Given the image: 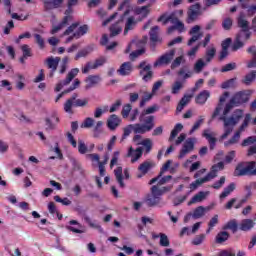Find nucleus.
<instances>
[{"instance_id": "1a4fd4ad", "label": "nucleus", "mask_w": 256, "mask_h": 256, "mask_svg": "<svg viewBox=\"0 0 256 256\" xmlns=\"http://www.w3.org/2000/svg\"><path fill=\"white\" fill-rule=\"evenodd\" d=\"M255 165H256L255 161L239 163L234 170V177H245V175L254 177Z\"/></svg>"}, {"instance_id": "4be33fe9", "label": "nucleus", "mask_w": 256, "mask_h": 256, "mask_svg": "<svg viewBox=\"0 0 256 256\" xmlns=\"http://www.w3.org/2000/svg\"><path fill=\"white\" fill-rule=\"evenodd\" d=\"M202 135L203 137H205V139H207L210 145V149L211 150L215 149V145H217V139L215 138L214 132H211L209 129H206L203 131Z\"/></svg>"}, {"instance_id": "338daca9", "label": "nucleus", "mask_w": 256, "mask_h": 256, "mask_svg": "<svg viewBox=\"0 0 256 256\" xmlns=\"http://www.w3.org/2000/svg\"><path fill=\"white\" fill-rule=\"evenodd\" d=\"M205 234H200L197 235L193 240H192V244L193 245H201L203 243V241H205Z\"/></svg>"}, {"instance_id": "6e6d98bb", "label": "nucleus", "mask_w": 256, "mask_h": 256, "mask_svg": "<svg viewBox=\"0 0 256 256\" xmlns=\"http://www.w3.org/2000/svg\"><path fill=\"white\" fill-rule=\"evenodd\" d=\"M228 239H229V233L220 232L216 236V243H224V241H227Z\"/></svg>"}, {"instance_id": "8fccbe9b", "label": "nucleus", "mask_w": 256, "mask_h": 256, "mask_svg": "<svg viewBox=\"0 0 256 256\" xmlns=\"http://www.w3.org/2000/svg\"><path fill=\"white\" fill-rule=\"evenodd\" d=\"M205 121V116H199L198 120L194 123L192 129L190 130V135H193L201 125H203V122Z\"/></svg>"}, {"instance_id": "a19ab883", "label": "nucleus", "mask_w": 256, "mask_h": 256, "mask_svg": "<svg viewBox=\"0 0 256 256\" xmlns=\"http://www.w3.org/2000/svg\"><path fill=\"white\" fill-rule=\"evenodd\" d=\"M85 82L87 83L86 87H85L86 90H89L92 87H95V85H97V75L88 76L86 78Z\"/></svg>"}, {"instance_id": "bf43d9fd", "label": "nucleus", "mask_w": 256, "mask_h": 256, "mask_svg": "<svg viewBox=\"0 0 256 256\" xmlns=\"http://www.w3.org/2000/svg\"><path fill=\"white\" fill-rule=\"evenodd\" d=\"M253 143H256V136H249L242 141L241 145L242 147H249V145H253Z\"/></svg>"}, {"instance_id": "20e7f679", "label": "nucleus", "mask_w": 256, "mask_h": 256, "mask_svg": "<svg viewBox=\"0 0 256 256\" xmlns=\"http://www.w3.org/2000/svg\"><path fill=\"white\" fill-rule=\"evenodd\" d=\"M238 27H241L242 30L236 37V40L232 46L233 51L241 49L245 45V41L251 37V32L249 31V22L245 19V13L241 12L238 17Z\"/></svg>"}, {"instance_id": "4c0bfd02", "label": "nucleus", "mask_w": 256, "mask_h": 256, "mask_svg": "<svg viewBox=\"0 0 256 256\" xmlns=\"http://www.w3.org/2000/svg\"><path fill=\"white\" fill-rule=\"evenodd\" d=\"M158 33H159V27L154 26L150 31V40L152 43H159V41H161Z\"/></svg>"}, {"instance_id": "49530a36", "label": "nucleus", "mask_w": 256, "mask_h": 256, "mask_svg": "<svg viewBox=\"0 0 256 256\" xmlns=\"http://www.w3.org/2000/svg\"><path fill=\"white\" fill-rule=\"evenodd\" d=\"M207 61L203 59H198L196 63L194 64V72L195 73H201L203 71V68L205 65H207Z\"/></svg>"}, {"instance_id": "58836bf2", "label": "nucleus", "mask_w": 256, "mask_h": 256, "mask_svg": "<svg viewBox=\"0 0 256 256\" xmlns=\"http://www.w3.org/2000/svg\"><path fill=\"white\" fill-rule=\"evenodd\" d=\"M132 69H133V67L131 66V63L126 62L120 66L118 73H120V75H129V73H131Z\"/></svg>"}, {"instance_id": "b1692460", "label": "nucleus", "mask_w": 256, "mask_h": 256, "mask_svg": "<svg viewBox=\"0 0 256 256\" xmlns=\"http://www.w3.org/2000/svg\"><path fill=\"white\" fill-rule=\"evenodd\" d=\"M44 121H45V130L54 131V129H56L57 127L56 123H59V117H55V116H51V118L46 117Z\"/></svg>"}, {"instance_id": "5701e85b", "label": "nucleus", "mask_w": 256, "mask_h": 256, "mask_svg": "<svg viewBox=\"0 0 256 256\" xmlns=\"http://www.w3.org/2000/svg\"><path fill=\"white\" fill-rule=\"evenodd\" d=\"M77 93H74L70 99L66 100V102L64 103V111L65 113H68V115H73V104L75 103V101H77Z\"/></svg>"}, {"instance_id": "f3484780", "label": "nucleus", "mask_w": 256, "mask_h": 256, "mask_svg": "<svg viewBox=\"0 0 256 256\" xmlns=\"http://www.w3.org/2000/svg\"><path fill=\"white\" fill-rule=\"evenodd\" d=\"M194 145H195V139L193 138L187 139L183 145L182 150L180 151L179 159H183L185 155H187L188 153H191V151H193Z\"/></svg>"}, {"instance_id": "774afa93", "label": "nucleus", "mask_w": 256, "mask_h": 256, "mask_svg": "<svg viewBox=\"0 0 256 256\" xmlns=\"http://www.w3.org/2000/svg\"><path fill=\"white\" fill-rule=\"evenodd\" d=\"M87 103V99H77L74 101L73 107H85Z\"/></svg>"}, {"instance_id": "c9c22d12", "label": "nucleus", "mask_w": 256, "mask_h": 256, "mask_svg": "<svg viewBox=\"0 0 256 256\" xmlns=\"http://www.w3.org/2000/svg\"><path fill=\"white\" fill-rule=\"evenodd\" d=\"M216 53H217V49H215V46L213 45L209 46L206 50V56H205L206 63H211Z\"/></svg>"}, {"instance_id": "393cba45", "label": "nucleus", "mask_w": 256, "mask_h": 256, "mask_svg": "<svg viewBox=\"0 0 256 256\" xmlns=\"http://www.w3.org/2000/svg\"><path fill=\"white\" fill-rule=\"evenodd\" d=\"M210 192L209 191H200L196 195L193 196V198L188 202V205H193L194 203H201V201H205L207 197H209Z\"/></svg>"}, {"instance_id": "5fc2aeb1", "label": "nucleus", "mask_w": 256, "mask_h": 256, "mask_svg": "<svg viewBox=\"0 0 256 256\" xmlns=\"http://www.w3.org/2000/svg\"><path fill=\"white\" fill-rule=\"evenodd\" d=\"M94 124L95 120H93V118L88 117L84 120L80 127L82 129H91V127H93Z\"/></svg>"}, {"instance_id": "bb28decb", "label": "nucleus", "mask_w": 256, "mask_h": 256, "mask_svg": "<svg viewBox=\"0 0 256 256\" xmlns=\"http://www.w3.org/2000/svg\"><path fill=\"white\" fill-rule=\"evenodd\" d=\"M179 167V163L172 162V160H168L161 169V173H165V171H170V173H175L177 168Z\"/></svg>"}, {"instance_id": "de8ad7c7", "label": "nucleus", "mask_w": 256, "mask_h": 256, "mask_svg": "<svg viewBox=\"0 0 256 256\" xmlns=\"http://www.w3.org/2000/svg\"><path fill=\"white\" fill-rule=\"evenodd\" d=\"M248 53H252L254 59L248 62L247 67L248 69H253L256 67V49L255 46H252L248 49Z\"/></svg>"}, {"instance_id": "e433bc0d", "label": "nucleus", "mask_w": 256, "mask_h": 256, "mask_svg": "<svg viewBox=\"0 0 256 256\" xmlns=\"http://www.w3.org/2000/svg\"><path fill=\"white\" fill-rule=\"evenodd\" d=\"M88 31H89V26H87V24H84L80 26L76 32H74V37H76V39H81L83 35H87Z\"/></svg>"}, {"instance_id": "2f4dec72", "label": "nucleus", "mask_w": 256, "mask_h": 256, "mask_svg": "<svg viewBox=\"0 0 256 256\" xmlns=\"http://www.w3.org/2000/svg\"><path fill=\"white\" fill-rule=\"evenodd\" d=\"M156 111H159V106L157 105L150 106L141 113L140 117H152L153 125H155V116H147V115H152V113H156Z\"/></svg>"}, {"instance_id": "69168bd1", "label": "nucleus", "mask_w": 256, "mask_h": 256, "mask_svg": "<svg viewBox=\"0 0 256 256\" xmlns=\"http://www.w3.org/2000/svg\"><path fill=\"white\" fill-rule=\"evenodd\" d=\"M237 221L232 220L229 221L225 226L224 229H230L231 231H233V233H235V231H237Z\"/></svg>"}, {"instance_id": "a211bd4d", "label": "nucleus", "mask_w": 256, "mask_h": 256, "mask_svg": "<svg viewBox=\"0 0 256 256\" xmlns=\"http://www.w3.org/2000/svg\"><path fill=\"white\" fill-rule=\"evenodd\" d=\"M140 74L143 77V81H151V78L153 77V72L151 71V66L147 65L145 62L140 63Z\"/></svg>"}, {"instance_id": "603ef678", "label": "nucleus", "mask_w": 256, "mask_h": 256, "mask_svg": "<svg viewBox=\"0 0 256 256\" xmlns=\"http://www.w3.org/2000/svg\"><path fill=\"white\" fill-rule=\"evenodd\" d=\"M91 69H97V60H95L93 64L91 62H87L85 67L82 68V73L87 74Z\"/></svg>"}, {"instance_id": "c756f323", "label": "nucleus", "mask_w": 256, "mask_h": 256, "mask_svg": "<svg viewBox=\"0 0 256 256\" xmlns=\"http://www.w3.org/2000/svg\"><path fill=\"white\" fill-rule=\"evenodd\" d=\"M227 99H229V92H225L222 96H220V104L216 107L214 113L212 114V119H215V117H217V115L221 113V105H223V103H225Z\"/></svg>"}, {"instance_id": "f704fd0d", "label": "nucleus", "mask_w": 256, "mask_h": 256, "mask_svg": "<svg viewBox=\"0 0 256 256\" xmlns=\"http://www.w3.org/2000/svg\"><path fill=\"white\" fill-rule=\"evenodd\" d=\"M193 97V95H184V97L180 100L176 111L177 113H181L183 111V109L185 108V105H187V103H189V101H191V98Z\"/></svg>"}, {"instance_id": "473e14b6", "label": "nucleus", "mask_w": 256, "mask_h": 256, "mask_svg": "<svg viewBox=\"0 0 256 256\" xmlns=\"http://www.w3.org/2000/svg\"><path fill=\"white\" fill-rule=\"evenodd\" d=\"M59 61H61V58L56 57H49L46 59V63L48 66V69H52L53 71H57V67H59Z\"/></svg>"}, {"instance_id": "4468645a", "label": "nucleus", "mask_w": 256, "mask_h": 256, "mask_svg": "<svg viewBox=\"0 0 256 256\" xmlns=\"http://www.w3.org/2000/svg\"><path fill=\"white\" fill-rule=\"evenodd\" d=\"M205 207L199 206L194 209L193 213H188L184 217V223H189V221L192 219H201V217H205Z\"/></svg>"}, {"instance_id": "4d7b16f0", "label": "nucleus", "mask_w": 256, "mask_h": 256, "mask_svg": "<svg viewBox=\"0 0 256 256\" xmlns=\"http://www.w3.org/2000/svg\"><path fill=\"white\" fill-rule=\"evenodd\" d=\"M119 155H121V152H119V151H115L113 153L112 159L110 161L111 169H113V167H115V165H118V163H119Z\"/></svg>"}, {"instance_id": "f257e3e1", "label": "nucleus", "mask_w": 256, "mask_h": 256, "mask_svg": "<svg viewBox=\"0 0 256 256\" xmlns=\"http://www.w3.org/2000/svg\"><path fill=\"white\" fill-rule=\"evenodd\" d=\"M235 107V103L230 100L228 104H226L224 111H223V116L219 118L220 121H223L224 123V133L220 136L219 141H225L227 137H229L230 133H233V129L235 128V125H237L241 119H243L244 112L242 109H236L232 113L230 117H226V115H229V112L231 109Z\"/></svg>"}, {"instance_id": "79ce46f5", "label": "nucleus", "mask_w": 256, "mask_h": 256, "mask_svg": "<svg viewBox=\"0 0 256 256\" xmlns=\"http://www.w3.org/2000/svg\"><path fill=\"white\" fill-rule=\"evenodd\" d=\"M235 191V183H231L226 188H224L223 192L220 194V199H225L226 197H229L230 194Z\"/></svg>"}, {"instance_id": "0e129e2a", "label": "nucleus", "mask_w": 256, "mask_h": 256, "mask_svg": "<svg viewBox=\"0 0 256 256\" xmlns=\"http://www.w3.org/2000/svg\"><path fill=\"white\" fill-rule=\"evenodd\" d=\"M21 50L23 52V57L27 59V57H32L33 54H31V48H29V45L24 44L21 47Z\"/></svg>"}, {"instance_id": "72a5a7b5", "label": "nucleus", "mask_w": 256, "mask_h": 256, "mask_svg": "<svg viewBox=\"0 0 256 256\" xmlns=\"http://www.w3.org/2000/svg\"><path fill=\"white\" fill-rule=\"evenodd\" d=\"M162 174L163 173L160 172V175L158 177L150 180V185H153V183H158V185H165V183H169V181H171V176L161 177Z\"/></svg>"}, {"instance_id": "052dcab7", "label": "nucleus", "mask_w": 256, "mask_h": 256, "mask_svg": "<svg viewBox=\"0 0 256 256\" xmlns=\"http://www.w3.org/2000/svg\"><path fill=\"white\" fill-rule=\"evenodd\" d=\"M36 39V43L39 46V49H45V39L41 36V34H34Z\"/></svg>"}, {"instance_id": "423d86ee", "label": "nucleus", "mask_w": 256, "mask_h": 256, "mask_svg": "<svg viewBox=\"0 0 256 256\" xmlns=\"http://www.w3.org/2000/svg\"><path fill=\"white\" fill-rule=\"evenodd\" d=\"M170 190L171 187L152 186L151 194L147 195L145 203L148 207H157V205H161V196L165 195V193Z\"/></svg>"}, {"instance_id": "dca6fc26", "label": "nucleus", "mask_w": 256, "mask_h": 256, "mask_svg": "<svg viewBox=\"0 0 256 256\" xmlns=\"http://www.w3.org/2000/svg\"><path fill=\"white\" fill-rule=\"evenodd\" d=\"M190 35L192 37L188 41L189 47H191V45H193V43H195L196 41H199V39H201V37H203V34L201 33V26L196 25V26L192 27V29L190 30Z\"/></svg>"}, {"instance_id": "c85d7f7f", "label": "nucleus", "mask_w": 256, "mask_h": 256, "mask_svg": "<svg viewBox=\"0 0 256 256\" xmlns=\"http://www.w3.org/2000/svg\"><path fill=\"white\" fill-rule=\"evenodd\" d=\"M135 25H137V21L135 20V17L133 16L128 17L125 22L124 35H127L129 31H133V29H135Z\"/></svg>"}, {"instance_id": "2eb2a0df", "label": "nucleus", "mask_w": 256, "mask_h": 256, "mask_svg": "<svg viewBox=\"0 0 256 256\" xmlns=\"http://www.w3.org/2000/svg\"><path fill=\"white\" fill-rule=\"evenodd\" d=\"M114 175L116 177V181H118L119 183V186L125 187V184L123 183V179H129V171L124 170V176H123V168L119 166L114 170Z\"/></svg>"}, {"instance_id": "39448f33", "label": "nucleus", "mask_w": 256, "mask_h": 256, "mask_svg": "<svg viewBox=\"0 0 256 256\" xmlns=\"http://www.w3.org/2000/svg\"><path fill=\"white\" fill-rule=\"evenodd\" d=\"M63 5V0H44L45 11H51L53 9H59ZM79 5V0H66V7L64 14L72 15L73 9Z\"/></svg>"}, {"instance_id": "09e8293b", "label": "nucleus", "mask_w": 256, "mask_h": 256, "mask_svg": "<svg viewBox=\"0 0 256 256\" xmlns=\"http://www.w3.org/2000/svg\"><path fill=\"white\" fill-rule=\"evenodd\" d=\"M71 225H77L78 227H80L79 222H78L77 220H70V221H69V225L66 226V229H67L68 231H72V233H83V232L81 231V229L75 228V227H73V226H71Z\"/></svg>"}, {"instance_id": "3c124183", "label": "nucleus", "mask_w": 256, "mask_h": 256, "mask_svg": "<svg viewBox=\"0 0 256 256\" xmlns=\"http://www.w3.org/2000/svg\"><path fill=\"white\" fill-rule=\"evenodd\" d=\"M181 131H183V125L180 123L176 124V126L174 127V129L171 132L170 141L173 140L174 138H176L177 135H179V133H181Z\"/></svg>"}, {"instance_id": "9d476101", "label": "nucleus", "mask_w": 256, "mask_h": 256, "mask_svg": "<svg viewBox=\"0 0 256 256\" xmlns=\"http://www.w3.org/2000/svg\"><path fill=\"white\" fill-rule=\"evenodd\" d=\"M223 167V162H219L218 164L212 166L210 173H208L204 178L197 179L195 182L190 184L191 191H195L199 185H203V183H207L208 181L215 179V177H217V172L222 171Z\"/></svg>"}, {"instance_id": "e2e57ef3", "label": "nucleus", "mask_w": 256, "mask_h": 256, "mask_svg": "<svg viewBox=\"0 0 256 256\" xmlns=\"http://www.w3.org/2000/svg\"><path fill=\"white\" fill-rule=\"evenodd\" d=\"M222 27L225 31H229L233 27V20L231 18H225L222 22Z\"/></svg>"}, {"instance_id": "7c9ffc66", "label": "nucleus", "mask_w": 256, "mask_h": 256, "mask_svg": "<svg viewBox=\"0 0 256 256\" xmlns=\"http://www.w3.org/2000/svg\"><path fill=\"white\" fill-rule=\"evenodd\" d=\"M155 167V162L153 161H145L144 163L140 164L139 166V171L143 175H146V173H149L150 169H153Z\"/></svg>"}, {"instance_id": "7ed1b4c3", "label": "nucleus", "mask_w": 256, "mask_h": 256, "mask_svg": "<svg viewBox=\"0 0 256 256\" xmlns=\"http://www.w3.org/2000/svg\"><path fill=\"white\" fill-rule=\"evenodd\" d=\"M139 121L142 124H130L124 128L122 141H125V139L131 135V133H135L136 135H143L145 133H149V131H151L154 127L153 117L142 116L139 118Z\"/></svg>"}, {"instance_id": "cd10ccee", "label": "nucleus", "mask_w": 256, "mask_h": 256, "mask_svg": "<svg viewBox=\"0 0 256 256\" xmlns=\"http://www.w3.org/2000/svg\"><path fill=\"white\" fill-rule=\"evenodd\" d=\"M209 97H211V92H209L208 90H203L196 96V103L198 105H205Z\"/></svg>"}, {"instance_id": "6ab92c4d", "label": "nucleus", "mask_w": 256, "mask_h": 256, "mask_svg": "<svg viewBox=\"0 0 256 256\" xmlns=\"http://www.w3.org/2000/svg\"><path fill=\"white\" fill-rule=\"evenodd\" d=\"M199 11H201V5L194 4L188 11V23H193L197 17H199Z\"/></svg>"}, {"instance_id": "c03bdc74", "label": "nucleus", "mask_w": 256, "mask_h": 256, "mask_svg": "<svg viewBox=\"0 0 256 256\" xmlns=\"http://www.w3.org/2000/svg\"><path fill=\"white\" fill-rule=\"evenodd\" d=\"M149 7L148 6H143L140 8H136L135 13L136 15H139L140 19H145V17H147V15H149Z\"/></svg>"}, {"instance_id": "a18cd8bd", "label": "nucleus", "mask_w": 256, "mask_h": 256, "mask_svg": "<svg viewBox=\"0 0 256 256\" xmlns=\"http://www.w3.org/2000/svg\"><path fill=\"white\" fill-rule=\"evenodd\" d=\"M138 145H142L146 151V153H150L151 149H153V141L151 139L146 138L142 140L141 142H138Z\"/></svg>"}, {"instance_id": "6e6552de", "label": "nucleus", "mask_w": 256, "mask_h": 256, "mask_svg": "<svg viewBox=\"0 0 256 256\" xmlns=\"http://www.w3.org/2000/svg\"><path fill=\"white\" fill-rule=\"evenodd\" d=\"M249 123H251V113H246L244 115V119L242 124L238 127V129L234 132L232 137L224 142V146L231 147V145H237L241 139V134L245 133L247 127H249Z\"/></svg>"}, {"instance_id": "f03ea898", "label": "nucleus", "mask_w": 256, "mask_h": 256, "mask_svg": "<svg viewBox=\"0 0 256 256\" xmlns=\"http://www.w3.org/2000/svg\"><path fill=\"white\" fill-rule=\"evenodd\" d=\"M118 11H124L123 13L116 12L112 16H110L108 19H106L103 22V26L106 25L110 26V37H117L119 33L123 31V19L129 15V1H124L120 4Z\"/></svg>"}, {"instance_id": "ddd939ff", "label": "nucleus", "mask_w": 256, "mask_h": 256, "mask_svg": "<svg viewBox=\"0 0 256 256\" xmlns=\"http://www.w3.org/2000/svg\"><path fill=\"white\" fill-rule=\"evenodd\" d=\"M175 57V50H170L164 55L160 56L154 63V67H163V65H169L173 58Z\"/></svg>"}, {"instance_id": "0eeeda50", "label": "nucleus", "mask_w": 256, "mask_h": 256, "mask_svg": "<svg viewBox=\"0 0 256 256\" xmlns=\"http://www.w3.org/2000/svg\"><path fill=\"white\" fill-rule=\"evenodd\" d=\"M175 14V12L164 13L162 16L159 17L158 21L160 23H163V25H167L168 23H172V25H174L168 28V33H173L175 29L179 31V33H183V31H185V24L179 21V19L175 17Z\"/></svg>"}, {"instance_id": "f8f14e48", "label": "nucleus", "mask_w": 256, "mask_h": 256, "mask_svg": "<svg viewBox=\"0 0 256 256\" xmlns=\"http://www.w3.org/2000/svg\"><path fill=\"white\" fill-rule=\"evenodd\" d=\"M253 93H255V90H243L236 92L232 97V103H234L235 107H239V105L247 103Z\"/></svg>"}, {"instance_id": "a878e982", "label": "nucleus", "mask_w": 256, "mask_h": 256, "mask_svg": "<svg viewBox=\"0 0 256 256\" xmlns=\"http://www.w3.org/2000/svg\"><path fill=\"white\" fill-rule=\"evenodd\" d=\"M255 225V220L244 219L239 223L238 229H240V231H251Z\"/></svg>"}, {"instance_id": "13d9d810", "label": "nucleus", "mask_w": 256, "mask_h": 256, "mask_svg": "<svg viewBox=\"0 0 256 256\" xmlns=\"http://www.w3.org/2000/svg\"><path fill=\"white\" fill-rule=\"evenodd\" d=\"M54 201H56V203H62L65 207H69V205H71V200H69V198H60L59 195L54 196Z\"/></svg>"}, {"instance_id": "9b49d317", "label": "nucleus", "mask_w": 256, "mask_h": 256, "mask_svg": "<svg viewBox=\"0 0 256 256\" xmlns=\"http://www.w3.org/2000/svg\"><path fill=\"white\" fill-rule=\"evenodd\" d=\"M147 43V37H145L143 40H133L128 47L126 48V53H129L131 49H137V47H142L139 50H136L130 54V59L133 61L134 59H137V57L143 55L145 53L144 45Z\"/></svg>"}, {"instance_id": "680f3d73", "label": "nucleus", "mask_w": 256, "mask_h": 256, "mask_svg": "<svg viewBox=\"0 0 256 256\" xmlns=\"http://www.w3.org/2000/svg\"><path fill=\"white\" fill-rule=\"evenodd\" d=\"M160 245L161 247H169V237L166 236L164 233H160Z\"/></svg>"}, {"instance_id": "ea45409f", "label": "nucleus", "mask_w": 256, "mask_h": 256, "mask_svg": "<svg viewBox=\"0 0 256 256\" xmlns=\"http://www.w3.org/2000/svg\"><path fill=\"white\" fill-rule=\"evenodd\" d=\"M98 161V167H99V173L101 177H105V165H107V161H109V156H104L103 161H99V158H97Z\"/></svg>"}, {"instance_id": "864d4df0", "label": "nucleus", "mask_w": 256, "mask_h": 256, "mask_svg": "<svg viewBox=\"0 0 256 256\" xmlns=\"http://www.w3.org/2000/svg\"><path fill=\"white\" fill-rule=\"evenodd\" d=\"M78 153H80V155L88 153V146L83 142V140H78Z\"/></svg>"}, {"instance_id": "37998d69", "label": "nucleus", "mask_w": 256, "mask_h": 256, "mask_svg": "<svg viewBox=\"0 0 256 256\" xmlns=\"http://www.w3.org/2000/svg\"><path fill=\"white\" fill-rule=\"evenodd\" d=\"M255 79H256V70H253L244 77L242 82L244 83V85H251V83H254Z\"/></svg>"}, {"instance_id": "aec40b11", "label": "nucleus", "mask_w": 256, "mask_h": 256, "mask_svg": "<svg viewBox=\"0 0 256 256\" xmlns=\"http://www.w3.org/2000/svg\"><path fill=\"white\" fill-rule=\"evenodd\" d=\"M143 155V148L139 147L137 149H133L130 147L128 150V156L131 158V163H135L141 159Z\"/></svg>"}, {"instance_id": "412c9836", "label": "nucleus", "mask_w": 256, "mask_h": 256, "mask_svg": "<svg viewBox=\"0 0 256 256\" xmlns=\"http://www.w3.org/2000/svg\"><path fill=\"white\" fill-rule=\"evenodd\" d=\"M121 125V118L119 116L112 114L107 120V127L110 131H115V129Z\"/></svg>"}]
</instances>
